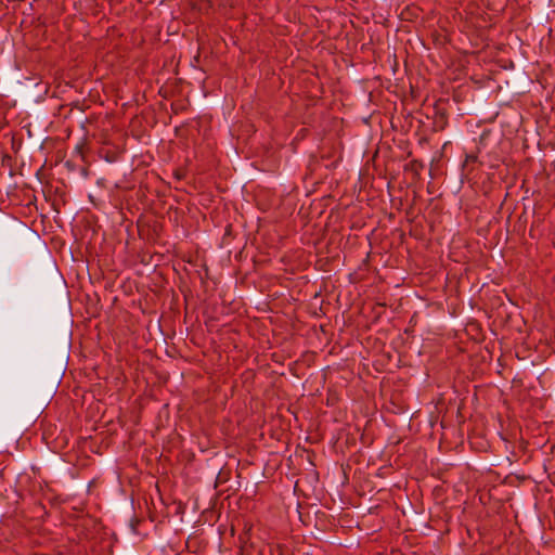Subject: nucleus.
Masks as SVG:
<instances>
[{
  "label": "nucleus",
  "mask_w": 555,
  "mask_h": 555,
  "mask_svg": "<svg viewBox=\"0 0 555 555\" xmlns=\"http://www.w3.org/2000/svg\"><path fill=\"white\" fill-rule=\"evenodd\" d=\"M477 162H478V156L477 155L466 154L465 160H464V163L462 164V167H461L462 180L464 178L465 179L469 178L470 173L473 172V168L470 167V164H475Z\"/></svg>",
  "instance_id": "f257e3e1"
},
{
  "label": "nucleus",
  "mask_w": 555,
  "mask_h": 555,
  "mask_svg": "<svg viewBox=\"0 0 555 555\" xmlns=\"http://www.w3.org/2000/svg\"><path fill=\"white\" fill-rule=\"evenodd\" d=\"M76 151L81 154L82 153V145H77L76 146Z\"/></svg>",
  "instance_id": "f03ea898"
}]
</instances>
